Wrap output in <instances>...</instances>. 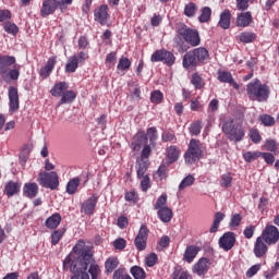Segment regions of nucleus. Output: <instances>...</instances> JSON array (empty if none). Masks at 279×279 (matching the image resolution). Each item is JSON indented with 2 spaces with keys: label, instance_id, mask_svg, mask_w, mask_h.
Wrapping results in <instances>:
<instances>
[{
  "label": "nucleus",
  "instance_id": "obj_1",
  "mask_svg": "<svg viewBox=\"0 0 279 279\" xmlns=\"http://www.w3.org/2000/svg\"><path fill=\"white\" fill-rule=\"evenodd\" d=\"M174 43L179 53H184V51L189 50L186 43L187 45H191V47H199L202 38L199 37V32L197 29L190 28L185 24H182L178 28V35L174 37Z\"/></svg>",
  "mask_w": 279,
  "mask_h": 279
},
{
  "label": "nucleus",
  "instance_id": "obj_2",
  "mask_svg": "<svg viewBox=\"0 0 279 279\" xmlns=\"http://www.w3.org/2000/svg\"><path fill=\"white\" fill-rule=\"evenodd\" d=\"M222 132H225L229 141L241 143L245 136V131H243V114L227 119L222 124Z\"/></svg>",
  "mask_w": 279,
  "mask_h": 279
},
{
  "label": "nucleus",
  "instance_id": "obj_3",
  "mask_svg": "<svg viewBox=\"0 0 279 279\" xmlns=\"http://www.w3.org/2000/svg\"><path fill=\"white\" fill-rule=\"evenodd\" d=\"M208 60H210L208 49L204 47L195 48L183 56V68L195 69L198 64H206Z\"/></svg>",
  "mask_w": 279,
  "mask_h": 279
},
{
  "label": "nucleus",
  "instance_id": "obj_4",
  "mask_svg": "<svg viewBox=\"0 0 279 279\" xmlns=\"http://www.w3.org/2000/svg\"><path fill=\"white\" fill-rule=\"evenodd\" d=\"M270 93L269 86L267 84H263L259 80H255L246 86V94L251 101H267Z\"/></svg>",
  "mask_w": 279,
  "mask_h": 279
},
{
  "label": "nucleus",
  "instance_id": "obj_5",
  "mask_svg": "<svg viewBox=\"0 0 279 279\" xmlns=\"http://www.w3.org/2000/svg\"><path fill=\"white\" fill-rule=\"evenodd\" d=\"M63 269H70L74 274L71 279H90V276L86 270L88 264H84L81 260H73V256L69 255L63 260Z\"/></svg>",
  "mask_w": 279,
  "mask_h": 279
},
{
  "label": "nucleus",
  "instance_id": "obj_6",
  "mask_svg": "<svg viewBox=\"0 0 279 279\" xmlns=\"http://www.w3.org/2000/svg\"><path fill=\"white\" fill-rule=\"evenodd\" d=\"M131 149H133V151H141L142 149L141 160L149 158L151 155V144H147V135H145V132L141 131L134 135L133 142L131 143Z\"/></svg>",
  "mask_w": 279,
  "mask_h": 279
},
{
  "label": "nucleus",
  "instance_id": "obj_7",
  "mask_svg": "<svg viewBox=\"0 0 279 279\" xmlns=\"http://www.w3.org/2000/svg\"><path fill=\"white\" fill-rule=\"evenodd\" d=\"M204 154V146L199 140L192 138L184 154L186 165H195Z\"/></svg>",
  "mask_w": 279,
  "mask_h": 279
},
{
  "label": "nucleus",
  "instance_id": "obj_8",
  "mask_svg": "<svg viewBox=\"0 0 279 279\" xmlns=\"http://www.w3.org/2000/svg\"><path fill=\"white\" fill-rule=\"evenodd\" d=\"M71 3H73V0H44L40 14L45 19V16L53 14L58 8L61 11L66 10V7L71 5Z\"/></svg>",
  "mask_w": 279,
  "mask_h": 279
},
{
  "label": "nucleus",
  "instance_id": "obj_9",
  "mask_svg": "<svg viewBox=\"0 0 279 279\" xmlns=\"http://www.w3.org/2000/svg\"><path fill=\"white\" fill-rule=\"evenodd\" d=\"M37 182H39L40 186L44 189H50V191H56L58 186H60V181L58 178V172H40Z\"/></svg>",
  "mask_w": 279,
  "mask_h": 279
},
{
  "label": "nucleus",
  "instance_id": "obj_10",
  "mask_svg": "<svg viewBox=\"0 0 279 279\" xmlns=\"http://www.w3.org/2000/svg\"><path fill=\"white\" fill-rule=\"evenodd\" d=\"M73 252L77 254L78 257H72V260H80L85 265H90V263H93V251H90V247L86 246L84 241L80 240L78 243H76L73 247Z\"/></svg>",
  "mask_w": 279,
  "mask_h": 279
},
{
  "label": "nucleus",
  "instance_id": "obj_11",
  "mask_svg": "<svg viewBox=\"0 0 279 279\" xmlns=\"http://www.w3.org/2000/svg\"><path fill=\"white\" fill-rule=\"evenodd\" d=\"M151 62H163L168 66H173L175 64V56L167 50H157L151 54Z\"/></svg>",
  "mask_w": 279,
  "mask_h": 279
},
{
  "label": "nucleus",
  "instance_id": "obj_12",
  "mask_svg": "<svg viewBox=\"0 0 279 279\" xmlns=\"http://www.w3.org/2000/svg\"><path fill=\"white\" fill-rule=\"evenodd\" d=\"M149 229H147V226L144 225L140 228L138 233L134 240V245L138 252H143V250H146Z\"/></svg>",
  "mask_w": 279,
  "mask_h": 279
},
{
  "label": "nucleus",
  "instance_id": "obj_13",
  "mask_svg": "<svg viewBox=\"0 0 279 279\" xmlns=\"http://www.w3.org/2000/svg\"><path fill=\"white\" fill-rule=\"evenodd\" d=\"M260 238L265 241V243H267V245H276V242L279 241V231L276 226H267Z\"/></svg>",
  "mask_w": 279,
  "mask_h": 279
},
{
  "label": "nucleus",
  "instance_id": "obj_14",
  "mask_svg": "<svg viewBox=\"0 0 279 279\" xmlns=\"http://www.w3.org/2000/svg\"><path fill=\"white\" fill-rule=\"evenodd\" d=\"M236 243V235L234 232H226L220 239H219V246L225 252H230L232 247H234Z\"/></svg>",
  "mask_w": 279,
  "mask_h": 279
},
{
  "label": "nucleus",
  "instance_id": "obj_15",
  "mask_svg": "<svg viewBox=\"0 0 279 279\" xmlns=\"http://www.w3.org/2000/svg\"><path fill=\"white\" fill-rule=\"evenodd\" d=\"M208 269H210V259L206 257H202L198 263L194 264L192 267V271L193 274H196V276H206Z\"/></svg>",
  "mask_w": 279,
  "mask_h": 279
},
{
  "label": "nucleus",
  "instance_id": "obj_16",
  "mask_svg": "<svg viewBox=\"0 0 279 279\" xmlns=\"http://www.w3.org/2000/svg\"><path fill=\"white\" fill-rule=\"evenodd\" d=\"M9 111L10 112H16L20 107V101H19V89L14 86L9 87Z\"/></svg>",
  "mask_w": 279,
  "mask_h": 279
},
{
  "label": "nucleus",
  "instance_id": "obj_17",
  "mask_svg": "<svg viewBox=\"0 0 279 279\" xmlns=\"http://www.w3.org/2000/svg\"><path fill=\"white\" fill-rule=\"evenodd\" d=\"M95 206H97V196L93 195L82 203L81 213H84V215H93V213H95Z\"/></svg>",
  "mask_w": 279,
  "mask_h": 279
},
{
  "label": "nucleus",
  "instance_id": "obj_18",
  "mask_svg": "<svg viewBox=\"0 0 279 279\" xmlns=\"http://www.w3.org/2000/svg\"><path fill=\"white\" fill-rule=\"evenodd\" d=\"M94 16L97 23H100V25H106L108 23V19H110V15H108V5H101L99 9H97Z\"/></svg>",
  "mask_w": 279,
  "mask_h": 279
},
{
  "label": "nucleus",
  "instance_id": "obj_19",
  "mask_svg": "<svg viewBox=\"0 0 279 279\" xmlns=\"http://www.w3.org/2000/svg\"><path fill=\"white\" fill-rule=\"evenodd\" d=\"M267 244L265 243V240L260 236L256 239L255 245H254V254L256 258H263L265 254H267Z\"/></svg>",
  "mask_w": 279,
  "mask_h": 279
},
{
  "label": "nucleus",
  "instance_id": "obj_20",
  "mask_svg": "<svg viewBox=\"0 0 279 279\" xmlns=\"http://www.w3.org/2000/svg\"><path fill=\"white\" fill-rule=\"evenodd\" d=\"M199 246L197 245H189L185 248V252L183 254V260L185 263H193L195 258L197 257V254H199Z\"/></svg>",
  "mask_w": 279,
  "mask_h": 279
},
{
  "label": "nucleus",
  "instance_id": "obj_21",
  "mask_svg": "<svg viewBox=\"0 0 279 279\" xmlns=\"http://www.w3.org/2000/svg\"><path fill=\"white\" fill-rule=\"evenodd\" d=\"M21 191V183L9 181L4 185V195L8 197H14V195H19V192Z\"/></svg>",
  "mask_w": 279,
  "mask_h": 279
},
{
  "label": "nucleus",
  "instance_id": "obj_22",
  "mask_svg": "<svg viewBox=\"0 0 279 279\" xmlns=\"http://www.w3.org/2000/svg\"><path fill=\"white\" fill-rule=\"evenodd\" d=\"M56 57H50L44 68L40 69L39 75L43 80H47L49 75H51V71H53V66H56Z\"/></svg>",
  "mask_w": 279,
  "mask_h": 279
},
{
  "label": "nucleus",
  "instance_id": "obj_23",
  "mask_svg": "<svg viewBox=\"0 0 279 279\" xmlns=\"http://www.w3.org/2000/svg\"><path fill=\"white\" fill-rule=\"evenodd\" d=\"M218 80L219 82H222L225 84H230L231 86H233V88H235V90H239V84L234 82V78L232 77V74L230 72L219 71Z\"/></svg>",
  "mask_w": 279,
  "mask_h": 279
},
{
  "label": "nucleus",
  "instance_id": "obj_24",
  "mask_svg": "<svg viewBox=\"0 0 279 279\" xmlns=\"http://www.w3.org/2000/svg\"><path fill=\"white\" fill-rule=\"evenodd\" d=\"M16 62V58L10 56L0 57V75L8 73V69Z\"/></svg>",
  "mask_w": 279,
  "mask_h": 279
},
{
  "label": "nucleus",
  "instance_id": "obj_25",
  "mask_svg": "<svg viewBox=\"0 0 279 279\" xmlns=\"http://www.w3.org/2000/svg\"><path fill=\"white\" fill-rule=\"evenodd\" d=\"M61 222H62V216L56 213L52 216H50L48 219H46L45 226L49 230H56V228H58V226H60Z\"/></svg>",
  "mask_w": 279,
  "mask_h": 279
},
{
  "label": "nucleus",
  "instance_id": "obj_26",
  "mask_svg": "<svg viewBox=\"0 0 279 279\" xmlns=\"http://www.w3.org/2000/svg\"><path fill=\"white\" fill-rule=\"evenodd\" d=\"M252 23V12H243L236 17L238 27H248Z\"/></svg>",
  "mask_w": 279,
  "mask_h": 279
},
{
  "label": "nucleus",
  "instance_id": "obj_27",
  "mask_svg": "<svg viewBox=\"0 0 279 279\" xmlns=\"http://www.w3.org/2000/svg\"><path fill=\"white\" fill-rule=\"evenodd\" d=\"M157 215L160 221H162V223H169V221L173 219V210H171V208L169 207H163L161 209H158Z\"/></svg>",
  "mask_w": 279,
  "mask_h": 279
},
{
  "label": "nucleus",
  "instance_id": "obj_28",
  "mask_svg": "<svg viewBox=\"0 0 279 279\" xmlns=\"http://www.w3.org/2000/svg\"><path fill=\"white\" fill-rule=\"evenodd\" d=\"M232 19V14L230 13V10H225L220 14V20L218 22L219 27L222 29H230V21Z\"/></svg>",
  "mask_w": 279,
  "mask_h": 279
},
{
  "label": "nucleus",
  "instance_id": "obj_29",
  "mask_svg": "<svg viewBox=\"0 0 279 279\" xmlns=\"http://www.w3.org/2000/svg\"><path fill=\"white\" fill-rule=\"evenodd\" d=\"M145 136L147 138V143H149L151 147H156V142L158 141V130L156 126L147 129Z\"/></svg>",
  "mask_w": 279,
  "mask_h": 279
},
{
  "label": "nucleus",
  "instance_id": "obj_30",
  "mask_svg": "<svg viewBox=\"0 0 279 279\" xmlns=\"http://www.w3.org/2000/svg\"><path fill=\"white\" fill-rule=\"evenodd\" d=\"M24 195H25V197H29L31 199H34V197H36V195H38V184L26 183L24 185Z\"/></svg>",
  "mask_w": 279,
  "mask_h": 279
},
{
  "label": "nucleus",
  "instance_id": "obj_31",
  "mask_svg": "<svg viewBox=\"0 0 279 279\" xmlns=\"http://www.w3.org/2000/svg\"><path fill=\"white\" fill-rule=\"evenodd\" d=\"M66 88H69V84H66V82H60L54 84L53 88L50 89V94L52 97H62Z\"/></svg>",
  "mask_w": 279,
  "mask_h": 279
},
{
  "label": "nucleus",
  "instance_id": "obj_32",
  "mask_svg": "<svg viewBox=\"0 0 279 279\" xmlns=\"http://www.w3.org/2000/svg\"><path fill=\"white\" fill-rule=\"evenodd\" d=\"M77 66H80V59H77V56L70 57L65 64V73H75Z\"/></svg>",
  "mask_w": 279,
  "mask_h": 279
},
{
  "label": "nucleus",
  "instance_id": "obj_33",
  "mask_svg": "<svg viewBox=\"0 0 279 279\" xmlns=\"http://www.w3.org/2000/svg\"><path fill=\"white\" fill-rule=\"evenodd\" d=\"M213 16V9L210 7L201 8V15L198 16L199 23H210Z\"/></svg>",
  "mask_w": 279,
  "mask_h": 279
},
{
  "label": "nucleus",
  "instance_id": "obj_34",
  "mask_svg": "<svg viewBox=\"0 0 279 279\" xmlns=\"http://www.w3.org/2000/svg\"><path fill=\"white\" fill-rule=\"evenodd\" d=\"M172 279H193V276L189 271L182 269V267L177 266L171 275Z\"/></svg>",
  "mask_w": 279,
  "mask_h": 279
},
{
  "label": "nucleus",
  "instance_id": "obj_35",
  "mask_svg": "<svg viewBox=\"0 0 279 279\" xmlns=\"http://www.w3.org/2000/svg\"><path fill=\"white\" fill-rule=\"evenodd\" d=\"M80 178H73L66 184V193L69 195H75L77 193V189L80 187Z\"/></svg>",
  "mask_w": 279,
  "mask_h": 279
},
{
  "label": "nucleus",
  "instance_id": "obj_36",
  "mask_svg": "<svg viewBox=\"0 0 279 279\" xmlns=\"http://www.w3.org/2000/svg\"><path fill=\"white\" fill-rule=\"evenodd\" d=\"M119 267V258L109 257L105 263V269L107 274H112Z\"/></svg>",
  "mask_w": 279,
  "mask_h": 279
},
{
  "label": "nucleus",
  "instance_id": "obj_37",
  "mask_svg": "<svg viewBox=\"0 0 279 279\" xmlns=\"http://www.w3.org/2000/svg\"><path fill=\"white\" fill-rule=\"evenodd\" d=\"M240 43H243L244 45H247L250 43H254L256 40V35L252 32H243L239 35Z\"/></svg>",
  "mask_w": 279,
  "mask_h": 279
},
{
  "label": "nucleus",
  "instance_id": "obj_38",
  "mask_svg": "<svg viewBox=\"0 0 279 279\" xmlns=\"http://www.w3.org/2000/svg\"><path fill=\"white\" fill-rule=\"evenodd\" d=\"M88 265V274L92 276V279L99 278V276H101V268H99V265L95 263V259H93Z\"/></svg>",
  "mask_w": 279,
  "mask_h": 279
},
{
  "label": "nucleus",
  "instance_id": "obj_39",
  "mask_svg": "<svg viewBox=\"0 0 279 279\" xmlns=\"http://www.w3.org/2000/svg\"><path fill=\"white\" fill-rule=\"evenodd\" d=\"M198 7L194 2H190L184 8V14L187 16V19H193L195 14H197Z\"/></svg>",
  "mask_w": 279,
  "mask_h": 279
},
{
  "label": "nucleus",
  "instance_id": "obj_40",
  "mask_svg": "<svg viewBox=\"0 0 279 279\" xmlns=\"http://www.w3.org/2000/svg\"><path fill=\"white\" fill-rule=\"evenodd\" d=\"M167 156L170 162H175L178 158H180V149H178L175 146H170L167 149Z\"/></svg>",
  "mask_w": 279,
  "mask_h": 279
},
{
  "label": "nucleus",
  "instance_id": "obj_41",
  "mask_svg": "<svg viewBox=\"0 0 279 279\" xmlns=\"http://www.w3.org/2000/svg\"><path fill=\"white\" fill-rule=\"evenodd\" d=\"M193 184H195V177L189 174L179 184V191H184V189H189V186H193Z\"/></svg>",
  "mask_w": 279,
  "mask_h": 279
},
{
  "label": "nucleus",
  "instance_id": "obj_42",
  "mask_svg": "<svg viewBox=\"0 0 279 279\" xmlns=\"http://www.w3.org/2000/svg\"><path fill=\"white\" fill-rule=\"evenodd\" d=\"M77 95H75V92L68 90L66 93L62 94L61 100L59 101V106H62L63 104H71Z\"/></svg>",
  "mask_w": 279,
  "mask_h": 279
},
{
  "label": "nucleus",
  "instance_id": "obj_43",
  "mask_svg": "<svg viewBox=\"0 0 279 279\" xmlns=\"http://www.w3.org/2000/svg\"><path fill=\"white\" fill-rule=\"evenodd\" d=\"M191 84H193L194 88H197L198 90L204 88L206 86V83L202 78V76L197 73H194L192 75Z\"/></svg>",
  "mask_w": 279,
  "mask_h": 279
},
{
  "label": "nucleus",
  "instance_id": "obj_44",
  "mask_svg": "<svg viewBox=\"0 0 279 279\" xmlns=\"http://www.w3.org/2000/svg\"><path fill=\"white\" fill-rule=\"evenodd\" d=\"M131 66H132V61H130L128 57H122L119 59L117 69L118 71H129Z\"/></svg>",
  "mask_w": 279,
  "mask_h": 279
},
{
  "label": "nucleus",
  "instance_id": "obj_45",
  "mask_svg": "<svg viewBox=\"0 0 279 279\" xmlns=\"http://www.w3.org/2000/svg\"><path fill=\"white\" fill-rule=\"evenodd\" d=\"M131 275L134 279H145L147 275L145 274V270L141 268L140 266H133L131 268Z\"/></svg>",
  "mask_w": 279,
  "mask_h": 279
},
{
  "label": "nucleus",
  "instance_id": "obj_46",
  "mask_svg": "<svg viewBox=\"0 0 279 279\" xmlns=\"http://www.w3.org/2000/svg\"><path fill=\"white\" fill-rule=\"evenodd\" d=\"M202 128H203L202 121L197 120V121L193 122V123L190 125V128H189L190 134H191L192 136H197V135H199V134L202 133Z\"/></svg>",
  "mask_w": 279,
  "mask_h": 279
},
{
  "label": "nucleus",
  "instance_id": "obj_47",
  "mask_svg": "<svg viewBox=\"0 0 279 279\" xmlns=\"http://www.w3.org/2000/svg\"><path fill=\"white\" fill-rule=\"evenodd\" d=\"M264 147L265 149H267V151H272V154H278L279 144L278 142H276V140H266Z\"/></svg>",
  "mask_w": 279,
  "mask_h": 279
},
{
  "label": "nucleus",
  "instance_id": "obj_48",
  "mask_svg": "<svg viewBox=\"0 0 279 279\" xmlns=\"http://www.w3.org/2000/svg\"><path fill=\"white\" fill-rule=\"evenodd\" d=\"M262 151H246L243 154V158L246 162H254L260 158Z\"/></svg>",
  "mask_w": 279,
  "mask_h": 279
},
{
  "label": "nucleus",
  "instance_id": "obj_49",
  "mask_svg": "<svg viewBox=\"0 0 279 279\" xmlns=\"http://www.w3.org/2000/svg\"><path fill=\"white\" fill-rule=\"evenodd\" d=\"M147 161L140 160L137 161V178H145V173H147Z\"/></svg>",
  "mask_w": 279,
  "mask_h": 279
},
{
  "label": "nucleus",
  "instance_id": "obj_50",
  "mask_svg": "<svg viewBox=\"0 0 279 279\" xmlns=\"http://www.w3.org/2000/svg\"><path fill=\"white\" fill-rule=\"evenodd\" d=\"M64 229H58L56 231L52 232L51 234V244L52 245H58V243H60V239H62V236H64Z\"/></svg>",
  "mask_w": 279,
  "mask_h": 279
},
{
  "label": "nucleus",
  "instance_id": "obj_51",
  "mask_svg": "<svg viewBox=\"0 0 279 279\" xmlns=\"http://www.w3.org/2000/svg\"><path fill=\"white\" fill-rule=\"evenodd\" d=\"M259 121H262L263 125H265L266 128H271V125L276 123V120L274 119V117L269 114L259 116Z\"/></svg>",
  "mask_w": 279,
  "mask_h": 279
},
{
  "label": "nucleus",
  "instance_id": "obj_52",
  "mask_svg": "<svg viewBox=\"0 0 279 279\" xmlns=\"http://www.w3.org/2000/svg\"><path fill=\"white\" fill-rule=\"evenodd\" d=\"M162 208H167V194H162L161 196H159L154 206L155 210H160Z\"/></svg>",
  "mask_w": 279,
  "mask_h": 279
},
{
  "label": "nucleus",
  "instance_id": "obj_53",
  "mask_svg": "<svg viewBox=\"0 0 279 279\" xmlns=\"http://www.w3.org/2000/svg\"><path fill=\"white\" fill-rule=\"evenodd\" d=\"M3 27L7 34H12V36H16V34H19V26H16V24H12L8 22V23H4Z\"/></svg>",
  "mask_w": 279,
  "mask_h": 279
},
{
  "label": "nucleus",
  "instance_id": "obj_54",
  "mask_svg": "<svg viewBox=\"0 0 279 279\" xmlns=\"http://www.w3.org/2000/svg\"><path fill=\"white\" fill-rule=\"evenodd\" d=\"M112 279H132V277H130V275H128V272L125 271L124 268H118L113 272Z\"/></svg>",
  "mask_w": 279,
  "mask_h": 279
},
{
  "label": "nucleus",
  "instance_id": "obj_55",
  "mask_svg": "<svg viewBox=\"0 0 279 279\" xmlns=\"http://www.w3.org/2000/svg\"><path fill=\"white\" fill-rule=\"evenodd\" d=\"M241 221H243V217L240 214H234L231 216L229 226L231 228H239V226H241Z\"/></svg>",
  "mask_w": 279,
  "mask_h": 279
},
{
  "label": "nucleus",
  "instance_id": "obj_56",
  "mask_svg": "<svg viewBox=\"0 0 279 279\" xmlns=\"http://www.w3.org/2000/svg\"><path fill=\"white\" fill-rule=\"evenodd\" d=\"M248 136H250L251 141L255 144L260 143V141L263 140L260 137V133L256 129H251L248 132Z\"/></svg>",
  "mask_w": 279,
  "mask_h": 279
},
{
  "label": "nucleus",
  "instance_id": "obj_57",
  "mask_svg": "<svg viewBox=\"0 0 279 279\" xmlns=\"http://www.w3.org/2000/svg\"><path fill=\"white\" fill-rule=\"evenodd\" d=\"M114 250L123 251L124 247H128V241L123 238H119L112 242Z\"/></svg>",
  "mask_w": 279,
  "mask_h": 279
},
{
  "label": "nucleus",
  "instance_id": "obj_58",
  "mask_svg": "<svg viewBox=\"0 0 279 279\" xmlns=\"http://www.w3.org/2000/svg\"><path fill=\"white\" fill-rule=\"evenodd\" d=\"M220 184L225 189H230V186H232V177L230 173L222 174Z\"/></svg>",
  "mask_w": 279,
  "mask_h": 279
},
{
  "label": "nucleus",
  "instance_id": "obj_59",
  "mask_svg": "<svg viewBox=\"0 0 279 279\" xmlns=\"http://www.w3.org/2000/svg\"><path fill=\"white\" fill-rule=\"evenodd\" d=\"M162 94L160 90H155L150 94V101L153 104H161L162 102Z\"/></svg>",
  "mask_w": 279,
  "mask_h": 279
},
{
  "label": "nucleus",
  "instance_id": "obj_60",
  "mask_svg": "<svg viewBox=\"0 0 279 279\" xmlns=\"http://www.w3.org/2000/svg\"><path fill=\"white\" fill-rule=\"evenodd\" d=\"M145 263H146L147 267H154V265H156V263H158V255H156V253H150L146 257Z\"/></svg>",
  "mask_w": 279,
  "mask_h": 279
},
{
  "label": "nucleus",
  "instance_id": "obj_61",
  "mask_svg": "<svg viewBox=\"0 0 279 279\" xmlns=\"http://www.w3.org/2000/svg\"><path fill=\"white\" fill-rule=\"evenodd\" d=\"M117 63V52H110L107 54L106 57V64L107 66H114V64Z\"/></svg>",
  "mask_w": 279,
  "mask_h": 279
},
{
  "label": "nucleus",
  "instance_id": "obj_62",
  "mask_svg": "<svg viewBox=\"0 0 279 279\" xmlns=\"http://www.w3.org/2000/svg\"><path fill=\"white\" fill-rule=\"evenodd\" d=\"M260 157L265 160L266 165H274L276 157L271 153H262Z\"/></svg>",
  "mask_w": 279,
  "mask_h": 279
},
{
  "label": "nucleus",
  "instance_id": "obj_63",
  "mask_svg": "<svg viewBox=\"0 0 279 279\" xmlns=\"http://www.w3.org/2000/svg\"><path fill=\"white\" fill-rule=\"evenodd\" d=\"M155 178H159L160 180H162V178H167V166H159L158 170L155 173Z\"/></svg>",
  "mask_w": 279,
  "mask_h": 279
},
{
  "label": "nucleus",
  "instance_id": "obj_64",
  "mask_svg": "<svg viewBox=\"0 0 279 279\" xmlns=\"http://www.w3.org/2000/svg\"><path fill=\"white\" fill-rule=\"evenodd\" d=\"M256 231V227L254 226H247L244 229V236L245 239H252V236H254V232Z\"/></svg>",
  "mask_w": 279,
  "mask_h": 279
}]
</instances>
